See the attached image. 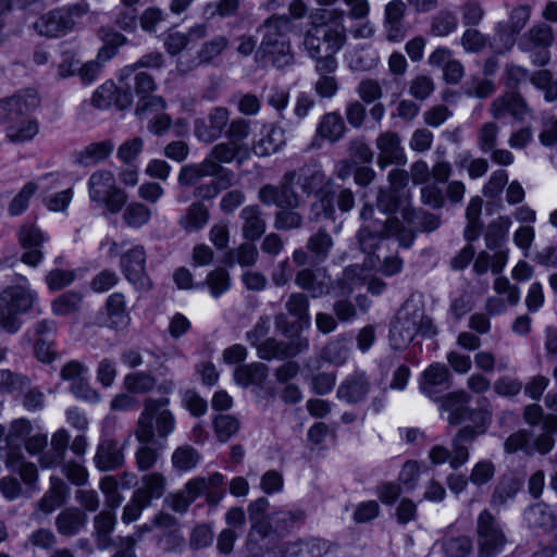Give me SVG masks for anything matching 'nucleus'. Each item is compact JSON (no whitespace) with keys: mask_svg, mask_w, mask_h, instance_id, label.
<instances>
[{"mask_svg":"<svg viewBox=\"0 0 557 557\" xmlns=\"http://www.w3.org/2000/svg\"><path fill=\"white\" fill-rule=\"evenodd\" d=\"M345 16L346 12L339 8H317L309 14L302 46L315 62L314 70L320 77L314 90L322 98H332L338 89L337 81L331 74L338 67L335 55L347 41Z\"/></svg>","mask_w":557,"mask_h":557,"instance_id":"obj_1","label":"nucleus"},{"mask_svg":"<svg viewBox=\"0 0 557 557\" xmlns=\"http://www.w3.org/2000/svg\"><path fill=\"white\" fill-rule=\"evenodd\" d=\"M294 24L287 14H273L258 27L261 34L259 52L276 69H284L295 62L289 34Z\"/></svg>","mask_w":557,"mask_h":557,"instance_id":"obj_2","label":"nucleus"},{"mask_svg":"<svg viewBox=\"0 0 557 557\" xmlns=\"http://www.w3.org/2000/svg\"><path fill=\"white\" fill-rule=\"evenodd\" d=\"M437 327L425 313L421 302L408 299L398 310L389 330V345L393 349L406 348L416 337H433Z\"/></svg>","mask_w":557,"mask_h":557,"instance_id":"obj_3","label":"nucleus"},{"mask_svg":"<svg viewBox=\"0 0 557 557\" xmlns=\"http://www.w3.org/2000/svg\"><path fill=\"white\" fill-rule=\"evenodd\" d=\"M37 300L26 277L18 276L16 284L7 286L0 293V329L15 334L22 326L21 315L27 313Z\"/></svg>","mask_w":557,"mask_h":557,"instance_id":"obj_4","label":"nucleus"},{"mask_svg":"<svg viewBox=\"0 0 557 557\" xmlns=\"http://www.w3.org/2000/svg\"><path fill=\"white\" fill-rule=\"evenodd\" d=\"M170 399L166 397H149L144 403V410L140 413L134 435L139 443H151L157 436L161 440L166 438L175 430V417L166 409Z\"/></svg>","mask_w":557,"mask_h":557,"instance_id":"obj_5","label":"nucleus"},{"mask_svg":"<svg viewBox=\"0 0 557 557\" xmlns=\"http://www.w3.org/2000/svg\"><path fill=\"white\" fill-rule=\"evenodd\" d=\"M89 11L86 1L62 5L42 14L35 23L34 29L47 38H60L76 30L81 20Z\"/></svg>","mask_w":557,"mask_h":557,"instance_id":"obj_6","label":"nucleus"},{"mask_svg":"<svg viewBox=\"0 0 557 557\" xmlns=\"http://www.w3.org/2000/svg\"><path fill=\"white\" fill-rule=\"evenodd\" d=\"M396 237L399 245L409 248L414 239L416 233L411 227H407L397 218H389L383 224L371 222L360 228L358 239L363 252L374 253L380 243L388 237Z\"/></svg>","mask_w":557,"mask_h":557,"instance_id":"obj_7","label":"nucleus"},{"mask_svg":"<svg viewBox=\"0 0 557 557\" xmlns=\"http://www.w3.org/2000/svg\"><path fill=\"white\" fill-rule=\"evenodd\" d=\"M88 195L91 201L106 207L112 214L119 213L127 201L126 193L117 187L113 173L108 170H98L90 175Z\"/></svg>","mask_w":557,"mask_h":557,"instance_id":"obj_8","label":"nucleus"},{"mask_svg":"<svg viewBox=\"0 0 557 557\" xmlns=\"http://www.w3.org/2000/svg\"><path fill=\"white\" fill-rule=\"evenodd\" d=\"M121 271L126 281L138 292H148L152 288V281L146 271V250L144 246L136 245L123 252L120 259Z\"/></svg>","mask_w":557,"mask_h":557,"instance_id":"obj_9","label":"nucleus"},{"mask_svg":"<svg viewBox=\"0 0 557 557\" xmlns=\"http://www.w3.org/2000/svg\"><path fill=\"white\" fill-rule=\"evenodd\" d=\"M40 103L34 89H25L11 97L0 99V124L12 125L35 111Z\"/></svg>","mask_w":557,"mask_h":557,"instance_id":"obj_10","label":"nucleus"},{"mask_svg":"<svg viewBox=\"0 0 557 557\" xmlns=\"http://www.w3.org/2000/svg\"><path fill=\"white\" fill-rule=\"evenodd\" d=\"M478 544L480 557H495L506 544L503 531L488 510H483L478 518Z\"/></svg>","mask_w":557,"mask_h":557,"instance_id":"obj_11","label":"nucleus"},{"mask_svg":"<svg viewBox=\"0 0 557 557\" xmlns=\"http://www.w3.org/2000/svg\"><path fill=\"white\" fill-rule=\"evenodd\" d=\"M223 482L224 476L220 472H213L208 478L196 476L188 480L182 490L191 502L205 495L207 504L213 507L224 497Z\"/></svg>","mask_w":557,"mask_h":557,"instance_id":"obj_12","label":"nucleus"},{"mask_svg":"<svg viewBox=\"0 0 557 557\" xmlns=\"http://www.w3.org/2000/svg\"><path fill=\"white\" fill-rule=\"evenodd\" d=\"M451 386V374L448 368L440 362L431 363L419 377V388L428 398L438 401L442 394Z\"/></svg>","mask_w":557,"mask_h":557,"instance_id":"obj_13","label":"nucleus"},{"mask_svg":"<svg viewBox=\"0 0 557 557\" xmlns=\"http://www.w3.org/2000/svg\"><path fill=\"white\" fill-rule=\"evenodd\" d=\"M375 147L379 150L376 164L380 169L388 165H405L407 156L401 145V138L398 133L385 131L375 139Z\"/></svg>","mask_w":557,"mask_h":557,"instance_id":"obj_14","label":"nucleus"},{"mask_svg":"<svg viewBox=\"0 0 557 557\" xmlns=\"http://www.w3.org/2000/svg\"><path fill=\"white\" fill-rule=\"evenodd\" d=\"M228 120L230 113L226 108H213L209 112L208 123L202 119L195 121V135L205 143H211L221 136Z\"/></svg>","mask_w":557,"mask_h":557,"instance_id":"obj_15","label":"nucleus"},{"mask_svg":"<svg viewBox=\"0 0 557 557\" xmlns=\"http://www.w3.org/2000/svg\"><path fill=\"white\" fill-rule=\"evenodd\" d=\"M346 126L338 112H329L322 115L317 125L315 134L310 143V148H320L322 140L338 141L345 134Z\"/></svg>","mask_w":557,"mask_h":557,"instance_id":"obj_16","label":"nucleus"},{"mask_svg":"<svg viewBox=\"0 0 557 557\" xmlns=\"http://www.w3.org/2000/svg\"><path fill=\"white\" fill-rule=\"evenodd\" d=\"M523 520L531 529H539L545 533L557 531V515L544 502L530 505L523 512Z\"/></svg>","mask_w":557,"mask_h":557,"instance_id":"obj_17","label":"nucleus"},{"mask_svg":"<svg viewBox=\"0 0 557 557\" xmlns=\"http://www.w3.org/2000/svg\"><path fill=\"white\" fill-rule=\"evenodd\" d=\"M441 400L442 408L449 413L447 420L450 424L457 425L472 419L474 411L469 407L471 396L467 392H453L442 397Z\"/></svg>","mask_w":557,"mask_h":557,"instance_id":"obj_18","label":"nucleus"},{"mask_svg":"<svg viewBox=\"0 0 557 557\" xmlns=\"http://www.w3.org/2000/svg\"><path fill=\"white\" fill-rule=\"evenodd\" d=\"M94 462L100 471H113L124 463L123 447L116 440L104 438L98 447Z\"/></svg>","mask_w":557,"mask_h":557,"instance_id":"obj_19","label":"nucleus"},{"mask_svg":"<svg viewBox=\"0 0 557 557\" xmlns=\"http://www.w3.org/2000/svg\"><path fill=\"white\" fill-rule=\"evenodd\" d=\"M88 517L78 507H67L61 510L55 517V529L65 537L77 535L87 524Z\"/></svg>","mask_w":557,"mask_h":557,"instance_id":"obj_20","label":"nucleus"},{"mask_svg":"<svg viewBox=\"0 0 557 557\" xmlns=\"http://www.w3.org/2000/svg\"><path fill=\"white\" fill-rule=\"evenodd\" d=\"M239 218L243 221L242 235L246 240L255 242L264 234L267 222L258 205H250L243 208Z\"/></svg>","mask_w":557,"mask_h":557,"instance_id":"obj_21","label":"nucleus"},{"mask_svg":"<svg viewBox=\"0 0 557 557\" xmlns=\"http://www.w3.org/2000/svg\"><path fill=\"white\" fill-rule=\"evenodd\" d=\"M554 30L545 24L540 23L530 27L520 38L518 48L522 52H531L539 48H549L554 42Z\"/></svg>","mask_w":557,"mask_h":557,"instance_id":"obj_22","label":"nucleus"},{"mask_svg":"<svg viewBox=\"0 0 557 557\" xmlns=\"http://www.w3.org/2000/svg\"><path fill=\"white\" fill-rule=\"evenodd\" d=\"M210 220L209 208L202 201L191 202L178 219V226L187 234L203 230Z\"/></svg>","mask_w":557,"mask_h":557,"instance_id":"obj_23","label":"nucleus"},{"mask_svg":"<svg viewBox=\"0 0 557 557\" xmlns=\"http://www.w3.org/2000/svg\"><path fill=\"white\" fill-rule=\"evenodd\" d=\"M20 242L25 252L22 255V261L28 265L36 267L42 259L39 249L44 242V235L35 226H24L20 232Z\"/></svg>","mask_w":557,"mask_h":557,"instance_id":"obj_24","label":"nucleus"},{"mask_svg":"<svg viewBox=\"0 0 557 557\" xmlns=\"http://www.w3.org/2000/svg\"><path fill=\"white\" fill-rule=\"evenodd\" d=\"M370 391V382L364 373H356L347 377L337 389V397L348 404H356L366 398Z\"/></svg>","mask_w":557,"mask_h":557,"instance_id":"obj_25","label":"nucleus"},{"mask_svg":"<svg viewBox=\"0 0 557 557\" xmlns=\"http://www.w3.org/2000/svg\"><path fill=\"white\" fill-rule=\"evenodd\" d=\"M166 487V479L162 473L151 472L141 478V485L134 494L136 499L150 505L153 499H159L163 496Z\"/></svg>","mask_w":557,"mask_h":557,"instance_id":"obj_26","label":"nucleus"},{"mask_svg":"<svg viewBox=\"0 0 557 557\" xmlns=\"http://www.w3.org/2000/svg\"><path fill=\"white\" fill-rule=\"evenodd\" d=\"M116 518L114 510H101L92 519L94 536L99 549H107L112 545L111 533L114 530Z\"/></svg>","mask_w":557,"mask_h":557,"instance_id":"obj_27","label":"nucleus"},{"mask_svg":"<svg viewBox=\"0 0 557 557\" xmlns=\"http://www.w3.org/2000/svg\"><path fill=\"white\" fill-rule=\"evenodd\" d=\"M403 220L420 232H433L441 225V216L428 211L405 206L400 210Z\"/></svg>","mask_w":557,"mask_h":557,"instance_id":"obj_28","label":"nucleus"},{"mask_svg":"<svg viewBox=\"0 0 557 557\" xmlns=\"http://www.w3.org/2000/svg\"><path fill=\"white\" fill-rule=\"evenodd\" d=\"M295 181L301 190L307 194H314L326 183V176L318 164H308L296 172Z\"/></svg>","mask_w":557,"mask_h":557,"instance_id":"obj_29","label":"nucleus"},{"mask_svg":"<svg viewBox=\"0 0 557 557\" xmlns=\"http://www.w3.org/2000/svg\"><path fill=\"white\" fill-rule=\"evenodd\" d=\"M296 285L307 290L312 298L322 297L330 293V284L325 277L320 278L319 274L311 269H302L296 273Z\"/></svg>","mask_w":557,"mask_h":557,"instance_id":"obj_30","label":"nucleus"},{"mask_svg":"<svg viewBox=\"0 0 557 557\" xmlns=\"http://www.w3.org/2000/svg\"><path fill=\"white\" fill-rule=\"evenodd\" d=\"M333 238L324 228H319L312 234L306 244L313 263L324 262L333 248Z\"/></svg>","mask_w":557,"mask_h":557,"instance_id":"obj_31","label":"nucleus"},{"mask_svg":"<svg viewBox=\"0 0 557 557\" xmlns=\"http://www.w3.org/2000/svg\"><path fill=\"white\" fill-rule=\"evenodd\" d=\"M269 369L264 363L252 362L249 364L238 366L234 371L235 382L243 386L261 385L267 376Z\"/></svg>","mask_w":557,"mask_h":557,"instance_id":"obj_32","label":"nucleus"},{"mask_svg":"<svg viewBox=\"0 0 557 557\" xmlns=\"http://www.w3.org/2000/svg\"><path fill=\"white\" fill-rule=\"evenodd\" d=\"M377 63L379 54L370 47L358 46L348 55V66L355 72L371 71Z\"/></svg>","mask_w":557,"mask_h":557,"instance_id":"obj_33","label":"nucleus"},{"mask_svg":"<svg viewBox=\"0 0 557 557\" xmlns=\"http://www.w3.org/2000/svg\"><path fill=\"white\" fill-rule=\"evenodd\" d=\"M152 216V210L143 202L132 201L127 203L122 213L124 224L131 228L138 230L147 225Z\"/></svg>","mask_w":557,"mask_h":557,"instance_id":"obj_34","label":"nucleus"},{"mask_svg":"<svg viewBox=\"0 0 557 557\" xmlns=\"http://www.w3.org/2000/svg\"><path fill=\"white\" fill-rule=\"evenodd\" d=\"M113 149L114 145L110 140L92 143L77 154L76 162L84 166L95 165L106 160Z\"/></svg>","mask_w":557,"mask_h":557,"instance_id":"obj_35","label":"nucleus"},{"mask_svg":"<svg viewBox=\"0 0 557 557\" xmlns=\"http://www.w3.org/2000/svg\"><path fill=\"white\" fill-rule=\"evenodd\" d=\"M286 143L285 132L277 126H271L267 135L252 147L257 156L264 157L277 152Z\"/></svg>","mask_w":557,"mask_h":557,"instance_id":"obj_36","label":"nucleus"},{"mask_svg":"<svg viewBox=\"0 0 557 557\" xmlns=\"http://www.w3.org/2000/svg\"><path fill=\"white\" fill-rule=\"evenodd\" d=\"M66 492L67 486L61 479L51 478L50 488L38 502L37 507L45 513H51L55 508L61 506Z\"/></svg>","mask_w":557,"mask_h":557,"instance_id":"obj_37","label":"nucleus"},{"mask_svg":"<svg viewBox=\"0 0 557 557\" xmlns=\"http://www.w3.org/2000/svg\"><path fill=\"white\" fill-rule=\"evenodd\" d=\"M201 455L190 445L177 447L171 456L173 468L178 472H188L197 467Z\"/></svg>","mask_w":557,"mask_h":557,"instance_id":"obj_38","label":"nucleus"},{"mask_svg":"<svg viewBox=\"0 0 557 557\" xmlns=\"http://www.w3.org/2000/svg\"><path fill=\"white\" fill-rule=\"evenodd\" d=\"M458 27L456 14L449 10H441L431 18L429 33L434 37H446Z\"/></svg>","mask_w":557,"mask_h":557,"instance_id":"obj_39","label":"nucleus"},{"mask_svg":"<svg viewBox=\"0 0 557 557\" xmlns=\"http://www.w3.org/2000/svg\"><path fill=\"white\" fill-rule=\"evenodd\" d=\"M157 385V379L147 371H135L124 376V388L134 394H146Z\"/></svg>","mask_w":557,"mask_h":557,"instance_id":"obj_40","label":"nucleus"},{"mask_svg":"<svg viewBox=\"0 0 557 557\" xmlns=\"http://www.w3.org/2000/svg\"><path fill=\"white\" fill-rule=\"evenodd\" d=\"M230 46L228 38L224 35H216L203 42L197 52L199 63L210 64L222 54Z\"/></svg>","mask_w":557,"mask_h":557,"instance_id":"obj_41","label":"nucleus"},{"mask_svg":"<svg viewBox=\"0 0 557 557\" xmlns=\"http://www.w3.org/2000/svg\"><path fill=\"white\" fill-rule=\"evenodd\" d=\"M38 129L36 120L24 116L18 122L7 127V137L12 143H22L34 138Z\"/></svg>","mask_w":557,"mask_h":557,"instance_id":"obj_42","label":"nucleus"},{"mask_svg":"<svg viewBox=\"0 0 557 557\" xmlns=\"http://www.w3.org/2000/svg\"><path fill=\"white\" fill-rule=\"evenodd\" d=\"M30 379L10 369H0V394L21 393L29 387Z\"/></svg>","mask_w":557,"mask_h":557,"instance_id":"obj_43","label":"nucleus"},{"mask_svg":"<svg viewBox=\"0 0 557 557\" xmlns=\"http://www.w3.org/2000/svg\"><path fill=\"white\" fill-rule=\"evenodd\" d=\"M296 177V171H290L284 174L281 184L278 185V208L296 209L300 206V198L293 188V183Z\"/></svg>","mask_w":557,"mask_h":557,"instance_id":"obj_44","label":"nucleus"},{"mask_svg":"<svg viewBox=\"0 0 557 557\" xmlns=\"http://www.w3.org/2000/svg\"><path fill=\"white\" fill-rule=\"evenodd\" d=\"M285 309L299 323H309V299L306 294L300 292L292 293L285 302Z\"/></svg>","mask_w":557,"mask_h":557,"instance_id":"obj_45","label":"nucleus"},{"mask_svg":"<svg viewBox=\"0 0 557 557\" xmlns=\"http://www.w3.org/2000/svg\"><path fill=\"white\" fill-rule=\"evenodd\" d=\"M460 46L468 53H481L490 46V39L478 28L467 27L460 37Z\"/></svg>","mask_w":557,"mask_h":557,"instance_id":"obj_46","label":"nucleus"},{"mask_svg":"<svg viewBox=\"0 0 557 557\" xmlns=\"http://www.w3.org/2000/svg\"><path fill=\"white\" fill-rule=\"evenodd\" d=\"M82 300V294L75 290L63 293L52 301V312L57 315H66L77 312L81 308Z\"/></svg>","mask_w":557,"mask_h":557,"instance_id":"obj_47","label":"nucleus"},{"mask_svg":"<svg viewBox=\"0 0 557 557\" xmlns=\"http://www.w3.org/2000/svg\"><path fill=\"white\" fill-rule=\"evenodd\" d=\"M517 35V32H512L504 22H499L495 26L494 44L490 42V47L494 49L495 53H506L515 46Z\"/></svg>","mask_w":557,"mask_h":557,"instance_id":"obj_48","label":"nucleus"},{"mask_svg":"<svg viewBox=\"0 0 557 557\" xmlns=\"http://www.w3.org/2000/svg\"><path fill=\"white\" fill-rule=\"evenodd\" d=\"M209 287L210 294L219 298L231 288V276L224 268H216L210 271L203 282Z\"/></svg>","mask_w":557,"mask_h":557,"instance_id":"obj_49","label":"nucleus"},{"mask_svg":"<svg viewBox=\"0 0 557 557\" xmlns=\"http://www.w3.org/2000/svg\"><path fill=\"white\" fill-rule=\"evenodd\" d=\"M520 488V483L515 479H504L495 487L491 504L494 507H503L515 498Z\"/></svg>","mask_w":557,"mask_h":557,"instance_id":"obj_50","label":"nucleus"},{"mask_svg":"<svg viewBox=\"0 0 557 557\" xmlns=\"http://www.w3.org/2000/svg\"><path fill=\"white\" fill-rule=\"evenodd\" d=\"M104 46L100 49L98 58L110 59L116 53V49L126 44V37L112 28L101 27L99 30Z\"/></svg>","mask_w":557,"mask_h":557,"instance_id":"obj_51","label":"nucleus"},{"mask_svg":"<svg viewBox=\"0 0 557 557\" xmlns=\"http://www.w3.org/2000/svg\"><path fill=\"white\" fill-rule=\"evenodd\" d=\"M473 545L469 536L447 537L442 541V549L447 557H467Z\"/></svg>","mask_w":557,"mask_h":557,"instance_id":"obj_52","label":"nucleus"},{"mask_svg":"<svg viewBox=\"0 0 557 557\" xmlns=\"http://www.w3.org/2000/svg\"><path fill=\"white\" fill-rule=\"evenodd\" d=\"M70 435L69 432L64 429L57 431L51 438V446L54 451V457L49 459L48 456H44L41 458V463L44 467H52L53 465L60 463L66 451L69 446Z\"/></svg>","mask_w":557,"mask_h":557,"instance_id":"obj_53","label":"nucleus"},{"mask_svg":"<svg viewBox=\"0 0 557 557\" xmlns=\"http://www.w3.org/2000/svg\"><path fill=\"white\" fill-rule=\"evenodd\" d=\"M106 308L112 325L119 326L125 323L127 315L126 302L123 294H111L107 299Z\"/></svg>","mask_w":557,"mask_h":557,"instance_id":"obj_54","label":"nucleus"},{"mask_svg":"<svg viewBox=\"0 0 557 557\" xmlns=\"http://www.w3.org/2000/svg\"><path fill=\"white\" fill-rule=\"evenodd\" d=\"M349 356V342L346 338H336L323 349V358L329 362L341 366Z\"/></svg>","mask_w":557,"mask_h":557,"instance_id":"obj_55","label":"nucleus"},{"mask_svg":"<svg viewBox=\"0 0 557 557\" xmlns=\"http://www.w3.org/2000/svg\"><path fill=\"white\" fill-rule=\"evenodd\" d=\"M32 429V423L27 419L22 418L12 421L9 430H7V446H20L29 436Z\"/></svg>","mask_w":557,"mask_h":557,"instance_id":"obj_56","label":"nucleus"},{"mask_svg":"<svg viewBox=\"0 0 557 557\" xmlns=\"http://www.w3.org/2000/svg\"><path fill=\"white\" fill-rule=\"evenodd\" d=\"M230 257L243 268L252 267L259 258V252L252 242L242 243L237 248L230 251Z\"/></svg>","mask_w":557,"mask_h":557,"instance_id":"obj_57","label":"nucleus"},{"mask_svg":"<svg viewBox=\"0 0 557 557\" xmlns=\"http://www.w3.org/2000/svg\"><path fill=\"white\" fill-rule=\"evenodd\" d=\"M304 218L289 208H282L275 213L274 227L280 231H290L302 226Z\"/></svg>","mask_w":557,"mask_h":557,"instance_id":"obj_58","label":"nucleus"},{"mask_svg":"<svg viewBox=\"0 0 557 557\" xmlns=\"http://www.w3.org/2000/svg\"><path fill=\"white\" fill-rule=\"evenodd\" d=\"M462 23L468 27L478 26L484 18L485 11L478 0H467L460 7Z\"/></svg>","mask_w":557,"mask_h":557,"instance_id":"obj_59","label":"nucleus"},{"mask_svg":"<svg viewBox=\"0 0 557 557\" xmlns=\"http://www.w3.org/2000/svg\"><path fill=\"white\" fill-rule=\"evenodd\" d=\"M214 431L220 442H226L239 430L238 420L230 414H220L213 421Z\"/></svg>","mask_w":557,"mask_h":557,"instance_id":"obj_60","label":"nucleus"},{"mask_svg":"<svg viewBox=\"0 0 557 557\" xmlns=\"http://www.w3.org/2000/svg\"><path fill=\"white\" fill-rule=\"evenodd\" d=\"M38 190V185L36 183L29 182L18 191V194L12 199L9 206V212L11 215H18L24 212L27 207L30 198Z\"/></svg>","mask_w":557,"mask_h":557,"instance_id":"obj_61","label":"nucleus"},{"mask_svg":"<svg viewBox=\"0 0 557 557\" xmlns=\"http://www.w3.org/2000/svg\"><path fill=\"white\" fill-rule=\"evenodd\" d=\"M435 89L434 81L428 75H418L409 84V94L417 100L423 101L429 98Z\"/></svg>","mask_w":557,"mask_h":557,"instance_id":"obj_62","label":"nucleus"},{"mask_svg":"<svg viewBox=\"0 0 557 557\" xmlns=\"http://www.w3.org/2000/svg\"><path fill=\"white\" fill-rule=\"evenodd\" d=\"M58 542L57 535L48 528H38L33 531L27 540V543L34 547L42 550H51Z\"/></svg>","mask_w":557,"mask_h":557,"instance_id":"obj_63","label":"nucleus"},{"mask_svg":"<svg viewBox=\"0 0 557 557\" xmlns=\"http://www.w3.org/2000/svg\"><path fill=\"white\" fill-rule=\"evenodd\" d=\"M62 473L74 485L84 486L88 482V471L79 461L69 460L63 462Z\"/></svg>","mask_w":557,"mask_h":557,"instance_id":"obj_64","label":"nucleus"}]
</instances>
